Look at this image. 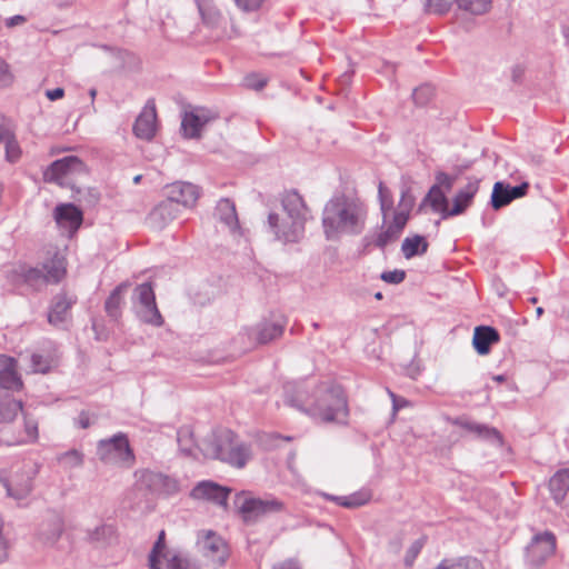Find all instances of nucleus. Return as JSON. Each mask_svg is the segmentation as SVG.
<instances>
[{"label": "nucleus", "instance_id": "obj_6", "mask_svg": "<svg viewBox=\"0 0 569 569\" xmlns=\"http://www.w3.org/2000/svg\"><path fill=\"white\" fill-rule=\"evenodd\" d=\"M132 309L143 323L161 327L163 318L156 303V295L151 282L138 284L132 293Z\"/></svg>", "mask_w": 569, "mask_h": 569}, {"label": "nucleus", "instance_id": "obj_30", "mask_svg": "<svg viewBox=\"0 0 569 569\" xmlns=\"http://www.w3.org/2000/svg\"><path fill=\"white\" fill-rule=\"evenodd\" d=\"M428 242L422 236L416 234L407 237L402 241L401 251L406 259H411L415 256H421L428 250Z\"/></svg>", "mask_w": 569, "mask_h": 569}, {"label": "nucleus", "instance_id": "obj_50", "mask_svg": "<svg viewBox=\"0 0 569 569\" xmlns=\"http://www.w3.org/2000/svg\"><path fill=\"white\" fill-rule=\"evenodd\" d=\"M413 204L415 197L410 193L409 189H403L401 191V198L398 204V210L410 213L411 209L413 208Z\"/></svg>", "mask_w": 569, "mask_h": 569}, {"label": "nucleus", "instance_id": "obj_8", "mask_svg": "<svg viewBox=\"0 0 569 569\" xmlns=\"http://www.w3.org/2000/svg\"><path fill=\"white\" fill-rule=\"evenodd\" d=\"M86 173V166L78 157L68 156L56 160L43 172L44 181L74 189V180Z\"/></svg>", "mask_w": 569, "mask_h": 569}, {"label": "nucleus", "instance_id": "obj_60", "mask_svg": "<svg viewBox=\"0 0 569 569\" xmlns=\"http://www.w3.org/2000/svg\"><path fill=\"white\" fill-rule=\"evenodd\" d=\"M63 94H64V90L62 88H54V89L46 91V97L51 101L62 98Z\"/></svg>", "mask_w": 569, "mask_h": 569}, {"label": "nucleus", "instance_id": "obj_39", "mask_svg": "<svg viewBox=\"0 0 569 569\" xmlns=\"http://www.w3.org/2000/svg\"><path fill=\"white\" fill-rule=\"evenodd\" d=\"M114 529L111 525L102 523L93 530H88V538L92 542L104 543L111 539Z\"/></svg>", "mask_w": 569, "mask_h": 569}, {"label": "nucleus", "instance_id": "obj_25", "mask_svg": "<svg viewBox=\"0 0 569 569\" xmlns=\"http://www.w3.org/2000/svg\"><path fill=\"white\" fill-rule=\"evenodd\" d=\"M216 216L232 233L239 230V222L234 203L229 199H221L216 207Z\"/></svg>", "mask_w": 569, "mask_h": 569}, {"label": "nucleus", "instance_id": "obj_36", "mask_svg": "<svg viewBox=\"0 0 569 569\" xmlns=\"http://www.w3.org/2000/svg\"><path fill=\"white\" fill-rule=\"evenodd\" d=\"M512 201L509 191V183H505L502 181H498L493 184L492 194H491V206L493 209L498 210Z\"/></svg>", "mask_w": 569, "mask_h": 569}, {"label": "nucleus", "instance_id": "obj_62", "mask_svg": "<svg viewBox=\"0 0 569 569\" xmlns=\"http://www.w3.org/2000/svg\"><path fill=\"white\" fill-rule=\"evenodd\" d=\"M62 532V525L60 522V520H56L54 521V533L51 538L52 541H56L58 539V537L61 535Z\"/></svg>", "mask_w": 569, "mask_h": 569}, {"label": "nucleus", "instance_id": "obj_48", "mask_svg": "<svg viewBox=\"0 0 569 569\" xmlns=\"http://www.w3.org/2000/svg\"><path fill=\"white\" fill-rule=\"evenodd\" d=\"M423 545H425L423 539H418L411 543V546L409 547V549L407 550L406 556H405V565L407 567L412 566L416 558L418 557L421 549L423 548Z\"/></svg>", "mask_w": 569, "mask_h": 569}, {"label": "nucleus", "instance_id": "obj_29", "mask_svg": "<svg viewBox=\"0 0 569 569\" xmlns=\"http://www.w3.org/2000/svg\"><path fill=\"white\" fill-rule=\"evenodd\" d=\"M462 427L466 430L477 435L478 437L490 441L491 443L498 446L502 445V436L496 428L472 421L465 422Z\"/></svg>", "mask_w": 569, "mask_h": 569}, {"label": "nucleus", "instance_id": "obj_4", "mask_svg": "<svg viewBox=\"0 0 569 569\" xmlns=\"http://www.w3.org/2000/svg\"><path fill=\"white\" fill-rule=\"evenodd\" d=\"M281 210L268 214L267 226L276 241L298 243L305 236L308 207L296 190L281 194Z\"/></svg>", "mask_w": 569, "mask_h": 569}, {"label": "nucleus", "instance_id": "obj_56", "mask_svg": "<svg viewBox=\"0 0 569 569\" xmlns=\"http://www.w3.org/2000/svg\"><path fill=\"white\" fill-rule=\"evenodd\" d=\"M528 190V183L523 182L519 186H510L509 184V191L512 200L523 197L527 193Z\"/></svg>", "mask_w": 569, "mask_h": 569}, {"label": "nucleus", "instance_id": "obj_26", "mask_svg": "<svg viewBox=\"0 0 569 569\" xmlns=\"http://www.w3.org/2000/svg\"><path fill=\"white\" fill-rule=\"evenodd\" d=\"M552 498L560 503L569 491V468L558 470L549 480Z\"/></svg>", "mask_w": 569, "mask_h": 569}, {"label": "nucleus", "instance_id": "obj_54", "mask_svg": "<svg viewBox=\"0 0 569 569\" xmlns=\"http://www.w3.org/2000/svg\"><path fill=\"white\" fill-rule=\"evenodd\" d=\"M12 82L9 64L0 58V87H7Z\"/></svg>", "mask_w": 569, "mask_h": 569}, {"label": "nucleus", "instance_id": "obj_43", "mask_svg": "<svg viewBox=\"0 0 569 569\" xmlns=\"http://www.w3.org/2000/svg\"><path fill=\"white\" fill-rule=\"evenodd\" d=\"M378 197L380 201V209L382 212V222L385 224L387 221L388 211H390L392 208V197L390 190L387 187H385L382 182L379 183Z\"/></svg>", "mask_w": 569, "mask_h": 569}, {"label": "nucleus", "instance_id": "obj_18", "mask_svg": "<svg viewBox=\"0 0 569 569\" xmlns=\"http://www.w3.org/2000/svg\"><path fill=\"white\" fill-rule=\"evenodd\" d=\"M196 6L206 28L217 30L221 27L224 17L216 0H196Z\"/></svg>", "mask_w": 569, "mask_h": 569}, {"label": "nucleus", "instance_id": "obj_51", "mask_svg": "<svg viewBox=\"0 0 569 569\" xmlns=\"http://www.w3.org/2000/svg\"><path fill=\"white\" fill-rule=\"evenodd\" d=\"M244 83L248 88L253 90H261L267 84V78L260 76V74H249L244 78Z\"/></svg>", "mask_w": 569, "mask_h": 569}, {"label": "nucleus", "instance_id": "obj_28", "mask_svg": "<svg viewBox=\"0 0 569 569\" xmlns=\"http://www.w3.org/2000/svg\"><path fill=\"white\" fill-rule=\"evenodd\" d=\"M433 569H485V566L477 557L460 556L442 559Z\"/></svg>", "mask_w": 569, "mask_h": 569}, {"label": "nucleus", "instance_id": "obj_20", "mask_svg": "<svg viewBox=\"0 0 569 569\" xmlns=\"http://www.w3.org/2000/svg\"><path fill=\"white\" fill-rule=\"evenodd\" d=\"M177 214L178 208L167 199L152 209L148 216V223L151 228L161 230L174 220Z\"/></svg>", "mask_w": 569, "mask_h": 569}, {"label": "nucleus", "instance_id": "obj_5", "mask_svg": "<svg viewBox=\"0 0 569 569\" xmlns=\"http://www.w3.org/2000/svg\"><path fill=\"white\" fill-rule=\"evenodd\" d=\"M97 455L104 465L119 468H131L136 461L128 437L122 432L100 440L97 446Z\"/></svg>", "mask_w": 569, "mask_h": 569}, {"label": "nucleus", "instance_id": "obj_27", "mask_svg": "<svg viewBox=\"0 0 569 569\" xmlns=\"http://www.w3.org/2000/svg\"><path fill=\"white\" fill-rule=\"evenodd\" d=\"M128 287V282H121L111 291L110 296L107 298L104 302V310L107 315L114 320H118L121 317L123 295Z\"/></svg>", "mask_w": 569, "mask_h": 569}, {"label": "nucleus", "instance_id": "obj_34", "mask_svg": "<svg viewBox=\"0 0 569 569\" xmlns=\"http://www.w3.org/2000/svg\"><path fill=\"white\" fill-rule=\"evenodd\" d=\"M426 200L430 202V206L435 211L441 212L443 218L451 217V214H447V212L450 211L448 208V200L439 186L431 187Z\"/></svg>", "mask_w": 569, "mask_h": 569}, {"label": "nucleus", "instance_id": "obj_13", "mask_svg": "<svg viewBox=\"0 0 569 569\" xmlns=\"http://www.w3.org/2000/svg\"><path fill=\"white\" fill-rule=\"evenodd\" d=\"M199 197V188L190 182L177 181L167 187V199L176 207L193 208Z\"/></svg>", "mask_w": 569, "mask_h": 569}, {"label": "nucleus", "instance_id": "obj_3", "mask_svg": "<svg viewBox=\"0 0 569 569\" xmlns=\"http://www.w3.org/2000/svg\"><path fill=\"white\" fill-rule=\"evenodd\" d=\"M368 208L358 198L338 194L332 197L322 211V228L327 240L342 234H360L366 227Z\"/></svg>", "mask_w": 569, "mask_h": 569}, {"label": "nucleus", "instance_id": "obj_49", "mask_svg": "<svg viewBox=\"0 0 569 569\" xmlns=\"http://www.w3.org/2000/svg\"><path fill=\"white\" fill-rule=\"evenodd\" d=\"M168 569H200L196 563L190 562L188 559L173 556L168 560Z\"/></svg>", "mask_w": 569, "mask_h": 569}, {"label": "nucleus", "instance_id": "obj_63", "mask_svg": "<svg viewBox=\"0 0 569 569\" xmlns=\"http://www.w3.org/2000/svg\"><path fill=\"white\" fill-rule=\"evenodd\" d=\"M273 569H300L299 566L292 561H287L282 565L274 566Z\"/></svg>", "mask_w": 569, "mask_h": 569}, {"label": "nucleus", "instance_id": "obj_11", "mask_svg": "<svg viewBox=\"0 0 569 569\" xmlns=\"http://www.w3.org/2000/svg\"><path fill=\"white\" fill-rule=\"evenodd\" d=\"M556 550V537L546 531L536 535L526 548L527 563L533 568L540 567Z\"/></svg>", "mask_w": 569, "mask_h": 569}, {"label": "nucleus", "instance_id": "obj_12", "mask_svg": "<svg viewBox=\"0 0 569 569\" xmlns=\"http://www.w3.org/2000/svg\"><path fill=\"white\" fill-rule=\"evenodd\" d=\"M198 545L202 555L218 565H223L229 556L228 545L224 539L211 530L207 531L199 539Z\"/></svg>", "mask_w": 569, "mask_h": 569}, {"label": "nucleus", "instance_id": "obj_2", "mask_svg": "<svg viewBox=\"0 0 569 569\" xmlns=\"http://www.w3.org/2000/svg\"><path fill=\"white\" fill-rule=\"evenodd\" d=\"M177 441L180 451L186 456L196 457L199 450L204 457L219 459L237 468H243L251 458L250 447L239 442L229 429L214 432L202 443H197L192 429L183 426L177 432Z\"/></svg>", "mask_w": 569, "mask_h": 569}, {"label": "nucleus", "instance_id": "obj_7", "mask_svg": "<svg viewBox=\"0 0 569 569\" xmlns=\"http://www.w3.org/2000/svg\"><path fill=\"white\" fill-rule=\"evenodd\" d=\"M236 503L246 522H254L262 517L282 512L284 503L273 496L264 497H244L239 495Z\"/></svg>", "mask_w": 569, "mask_h": 569}, {"label": "nucleus", "instance_id": "obj_37", "mask_svg": "<svg viewBox=\"0 0 569 569\" xmlns=\"http://www.w3.org/2000/svg\"><path fill=\"white\" fill-rule=\"evenodd\" d=\"M461 10L471 14H483L491 8L492 0H455Z\"/></svg>", "mask_w": 569, "mask_h": 569}, {"label": "nucleus", "instance_id": "obj_14", "mask_svg": "<svg viewBox=\"0 0 569 569\" xmlns=\"http://www.w3.org/2000/svg\"><path fill=\"white\" fill-rule=\"evenodd\" d=\"M157 128L156 103L152 99L148 100L137 117L133 124V133L142 140H151L154 137Z\"/></svg>", "mask_w": 569, "mask_h": 569}, {"label": "nucleus", "instance_id": "obj_35", "mask_svg": "<svg viewBox=\"0 0 569 569\" xmlns=\"http://www.w3.org/2000/svg\"><path fill=\"white\" fill-rule=\"evenodd\" d=\"M57 461L66 470L81 468L84 463V455L78 449H71L57 456Z\"/></svg>", "mask_w": 569, "mask_h": 569}, {"label": "nucleus", "instance_id": "obj_16", "mask_svg": "<svg viewBox=\"0 0 569 569\" xmlns=\"http://www.w3.org/2000/svg\"><path fill=\"white\" fill-rule=\"evenodd\" d=\"M212 119L213 117L208 110L203 108H196L191 111L184 112L181 121V130L187 138H199L201 129Z\"/></svg>", "mask_w": 569, "mask_h": 569}, {"label": "nucleus", "instance_id": "obj_17", "mask_svg": "<svg viewBox=\"0 0 569 569\" xmlns=\"http://www.w3.org/2000/svg\"><path fill=\"white\" fill-rule=\"evenodd\" d=\"M57 224L72 236L81 226L83 216L81 210L71 203L59 204L54 210Z\"/></svg>", "mask_w": 569, "mask_h": 569}, {"label": "nucleus", "instance_id": "obj_44", "mask_svg": "<svg viewBox=\"0 0 569 569\" xmlns=\"http://www.w3.org/2000/svg\"><path fill=\"white\" fill-rule=\"evenodd\" d=\"M455 0H425L426 10L430 13L442 14L447 12Z\"/></svg>", "mask_w": 569, "mask_h": 569}, {"label": "nucleus", "instance_id": "obj_53", "mask_svg": "<svg viewBox=\"0 0 569 569\" xmlns=\"http://www.w3.org/2000/svg\"><path fill=\"white\" fill-rule=\"evenodd\" d=\"M380 278L385 282L398 284L405 280L406 272L403 270L385 271L381 273Z\"/></svg>", "mask_w": 569, "mask_h": 569}, {"label": "nucleus", "instance_id": "obj_9", "mask_svg": "<svg viewBox=\"0 0 569 569\" xmlns=\"http://www.w3.org/2000/svg\"><path fill=\"white\" fill-rule=\"evenodd\" d=\"M37 473L38 466L36 463H26L11 479H3L1 482L9 497L22 500L31 493Z\"/></svg>", "mask_w": 569, "mask_h": 569}, {"label": "nucleus", "instance_id": "obj_64", "mask_svg": "<svg viewBox=\"0 0 569 569\" xmlns=\"http://www.w3.org/2000/svg\"><path fill=\"white\" fill-rule=\"evenodd\" d=\"M323 496H325L328 500L335 501L337 505H339V499H341V497H338V496H331V495H328V493H325Z\"/></svg>", "mask_w": 569, "mask_h": 569}, {"label": "nucleus", "instance_id": "obj_24", "mask_svg": "<svg viewBox=\"0 0 569 569\" xmlns=\"http://www.w3.org/2000/svg\"><path fill=\"white\" fill-rule=\"evenodd\" d=\"M499 332L488 326H480L475 329L472 345L479 355H487L490 346L499 341Z\"/></svg>", "mask_w": 569, "mask_h": 569}, {"label": "nucleus", "instance_id": "obj_10", "mask_svg": "<svg viewBox=\"0 0 569 569\" xmlns=\"http://www.w3.org/2000/svg\"><path fill=\"white\" fill-rule=\"evenodd\" d=\"M137 482L140 488L154 495L170 496L179 491V483L176 479L161 472L148 469L136 471Z\"/></svg>", "mask_w": 569, "mask_h": 569}, {"label": "nucleus", "instance_id": "obj_40", "mask_svg": "<svg viewBox=\"0 0 569 569\" xmlns=\"http://www.w3.org/2000/svg\"><path fill=\"white\" fill-rule=\"evenodd\" d=\"M166 533L163 530L159 532L158 539L149 555V568L150 569H161V563L159 557L162 555L166 542H164Z\"/></svg>", "mask_w": 569, "mask_h": 569}, {"label": "nucleus", "instance_id": "obj_61", "mask_svg": "<svg viewBox=\"0 0 569 569\" xmlns=\"http://www.w3.org/2000/svg\"><path fill=\"white\" fill-rule=\"evenodd\" d=\"M78 425L82 429H87L88 427H90L91 421H90L89 416L86 412H81L79 415V417H78Z\"/></svg>", "mask_w": 569, "mask_h": 569}, {"label": "nucleus", "instance_id": "obj_42", "mask_svg": "<svg viewBox=\"0 0 569 569\" xmlns=\"http://www.w3.org/2000/svg\"><path fill=\"white\" fill-rule=\"evenodd\" d=\"M23 281L33 288L47 284L44 272L39 268H29L22 271Z\"/></svg>", "mask_w": 569, "mask_h": 569}, {"label": "nucleus", "instance_id": "obj_52", "mask_svg": "<svg viewBox=\"0 0 569 569\" xmlns=\"http://www.w3.org/2000/svg\"><path fill=\"white\" fill-rule=\"evenodd\" d=\"M409 216L410 213H407L406 211L397 210L393 213V219L390 224L395 228V230L401 233L409 220Z\"/></svg>", "mask_w": 569, "mask_h": 569}, {"label": "nucleus", "instance_id": "obj_41", "mask_svg": "<svg viewBox=\"0 0 569 569\" xmlns=\"http://www.w3.org/2000/svg\"><path fill=\"white\" fill-rule=\"evenodd\" d=\"M370 499V495L366 491L355 492L350 496H342L339 499V506L346 508H358L366 505Z\"/></svg>", "mask_w": 569, "mask_h": 569}, {"label": "nucleus", "instance_id": "obj_38", "mask_svg": "<svg viewBox=\"0 0 569 569\" xmlns=\"http://www.w3.org/2000/svg\"><path fill=\"white\" fill-rule=\"evenodd\" d=\"M1 141L4 142L7 160L10 162L18 161L21 156V149L14 136L6 131Z\"/></svg>", "mask_w": 569, "mask_h": 569}, {"label": "nucleus", "instance_id": "obj_33", "mask_svg": "<svg viewBox=\"0 0 569 569\" xmlns=\"http://www.w3.org/2000/svg\"><path fill=\"white\" fill-rule=\"evenodd\" d=\"M400 232L389 223L385 230L379 231L376 236H366L365 241L367 244H375L383 249L388 243L396 241L400 237Z\"/></svg>", "mask_w": 569, "mask_h": 569}, {"label": "nucleus", "instance_id": "obj_47", "mask_svg": "<svg viewBox=\"0 0 569 569\" xmlns=\"http://www.w3.org/2000/svg\"><path fill=\"white\" fill-rule=\"evenodd\" d=\"M432 87L425 84L413 90L412 98L416 104L423 106L432 97Z\"/></svg>", "mask_w": 569, "mask_h": 569}, {"label": "nucleus", "instance_id": "obj_59", "mask_svg": "<svg viewBox=\"0 0 569 569\" xmlns=\"http://www.w3.org/2000/svg\"><path fill=\"white\" fill-rule=\"evenodd\" d=\"M24 428H26L27 435L30 438H32V439L37 438V436H38V426H37V423L34 421L26 420Z\"/></svg>", "mask_w": 569, "mask_h": 569}, {"label": "nucleus", "instance_id": "obj_55", "mask_svg": "<svg viewBox=\"0 0 569 569\" xmlns=\"http://www.w3.org/2000/svg\"><path fill=\"white\" fill-rule=\"evenodd\" d=\"M436 180H437L436 186L445 187L447 190H450L455 182V178L447 174L446 172H438L436 176Z\"/></svg>", "mask_w": 569, "mask_h": 569}, {"label": "nucleus", "instance_id": "obj_22", "mask_svg": "<svg viewBox=\"0 0 569 569\" xmlns=\"http://www.w3.org/2000/svg\"><path fill=\"white\" fill-rule=\"evenodd\" d=\"M283 330V322L263 321L251 329L250 337L258 343L264 345L281 337Z\"/></svg>", "mask_w": 569, "mask_h": 569}, {"label": "nucleus", "instance_id": "obj_57", "mask_svg": "<svg viewBox=\"0 0 569 569\" xmlns=\"http://www.w3.org/2000/svg\"><path fill=\"white\" fill-rule=\"evenodd\" d=\"M388 395L390 396L392 400V409L393 412H397L401 408L406 407L408 405V401L405 398L397 397L396 393H393L391 390H388Z\"/></svg>", "mask_w": 569, "mask_h": 569}, {"label": "nucleus", "instance_id": "obj_58", "mask_svg": "<svg viewBox=\"0 0 569 569\" xmlns=\"http://www.w3.org/2000/svg\"><path fill=\"white\" fill-rule=\"evenodd\" d=\"M26 21H27V18L24 16L16 14L13 17L6 19V26L8 28H13V27L23 24Z\"/></svg>", "mask_w": 569, "mask_h": 569}, {"label": "nucleus", "instance_id": "obj_32", "mask_svg": "<svg viewBox=\"0 0 569 569\" xmlns=\"http://www.w3.org/2000/svg\"><path fill=\"white\" fill-rule=\"evenodd\" d=\"M22 411V402L6 395L0 401V419L3 422H11Z\"/></svg>", "mask_w": 569, "mask_h": 569}, {"label": "nucleus", "instance_id": "obj_31", "mask_svg": "<svg viewBox=\"0 0 569 569\" xmlns=\"http://www.w3.org/2000/svg\"><path fill=\"white\" fill-rule=\"evenodd\" d=\"M42 270L44 272L47 283H57L66 274L64 261L62 258L56 256L48 263L43 264Z\"/></svg>", "mask_w": 569, "mask_h": 569}, {"label": "nucleus", "instance_id": "obj_15", "mask_svg": "<svg viewBox=\"0 0 569 569\" xmlns=\"http://www.w3.org/2000/svg\"><path fill=\"white\" fill-rule=\"evenodd\" d=\"M230 489L213 481H201L191 491V497L198 500L211 501L218 506L226 507Z\"/></svg>", "mask_w": 569, "mask_h": 569}, {"label": "nucleus", "instance_id": "obj_46", "mask_svg": "<svg viewBox=\"0 0 569 569\" xmlns=\"http://www.w3.org/2000/svg\"><path fill=\"white\" fill-rule=\"evenodd\" d=\"M236 4V7L244 12V13H252L259 11L266 0H232Z\"/></svg>", "mask_w": 569, "mask_h": 569}, {"label": "nucleus", "instance_id": "obj_23", "mask_svg": "<svg viewBox=\"0 0 569 569\" xmlns=\"http://www.w3.org/2000/svg\"><path fill=\"white\" fill-rule=\"evenodd\" d=\"M479 182V179H469L466 187L456 194L453 199V207L449 212H447V214H451L452 217L462 213L470 206L475 194L478 192Z\"/></svg>", "mask_w": 569, "mask_h": 569}, {"label": "nucleus", "instance_id": "obj_1", "mask_svg": "<svg viewBox=\"0 0 569 569\" xmlns=\"http://www.w3.org/2000/svg\"><path fill=\"white\" fill-rule=\"evenodd\" d=\"M283 398L289 407L323 422H342L348 416L347 399L339 386L321 385L311 398L305 382H287Z\"/></svg>", "mask_w": 569, "mask_h": 569}, {"label": "nucleus", "instance_id": "obj_19", "mask_svg": "<svg viewBox=\"0 0 569 569\" xmlns=\"http://www.w3.org/2000/svg\"><path fill=\"white\" fill-rule=\"evenodd\" d=\"M74 300L64 293L57 295L48 313V321L59 328H63L69 318V311Z\"/></svg>", "mask_w": 569, "mask_h": 569}, {"label": "nucleus", "instance_id": "obj_45", "mask_svg": "<svg viewBox=\"0 0 569 569\" xmlns=\"http://www.w3.org/2000/svg\"><path fill=\"white\" fill-rule=\"evenodd\" d=\"M31 367L33 372L46 373L51 368V360L39 353H33L31 356Z\"/></svg>", "mask_w": 569, "mask_h": 569}, {"label": "nucleus", "instance_id": "obj_21", "mask_svg": "<svg viewBox=\"0 0 569 569\" xmlns=\"http://www.w3.org/2000/svg\"><path fill=\"white\" fill-rule=\"evenodd\" d=\"M22 381L16 371V360L11 357L0 355V388L18 390Z\"/></svg>", "mask_w": 569, "mask_h": 569}]
</instances>
